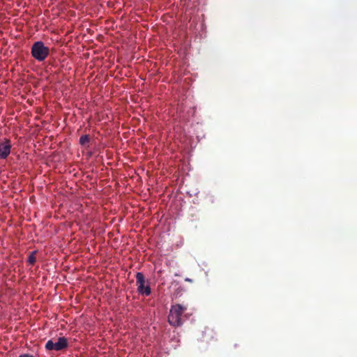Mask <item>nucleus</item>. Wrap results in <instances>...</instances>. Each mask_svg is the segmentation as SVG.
<instances>
[{
	"mask_svg": "<svg viewBox=\"0 0 357 357\" xmlns=\"http://www.w3.org/2000/svg\"><path fill=\"white\" fill-rule=\"evenodd\" d=\"M187 307L181 304L173 305L168 316V322L171 326H179L182 324L181 316Z\"/></svg>",
	"mask_w": 357,
	"mask_h": 357,
	"instance_id": "obj_1",
	"label": "nucleus"
},
{
	"mask_svg": "<svg viewBox=\"0 0 357 357\" xmlns=\"http://www.w3.org/2000/svg\"><path fill=\"white\" fill-rule=\"evenodd\" d=\"M32 56L38 61H43L50 54V49L42 41L35 42L31 50Z\"/></svg>",
	"mask_w": 357,
	"mask_h": 357,
	"instance_id": "obj_2",
	"label": "nucleus"
},
{
	"mask_svg": "<svg viewBox=\"0 0 357 357\" xmlns=\"http://www.w3.org/2000/svg\"><path fill=\"white\" fill-rule=\"evenodd\" d=\"M144 275L142 273L138 272L136 274V285L139 294L143 296H149L151 293V287L149 284H146Z\"/></svg>",
	"mask_w": 357,
	"mask_h": 357,
	"instance_id": "obj_3",
	"label": "nucleus"
},
{
	"mask_svg": "<svg viewBox=\"0 0 357 357\" xmlns=\"http://www.w3.org/2000/svg\"><path fill=\"white\" fill-rule=\"evenodd\" d=\"M68 340L65 337H59L56 342H54L52 340H48L45 344L47 350L61 351L68 347Z\"/></svg>",
	"mask_w": 357,
	"mask_h": 357,
	"instance_id": "obj_4",
	"label": "nucleus"
},
{
	"mask_svg": "<svg viewBox=\"0 0 357 357\" xmlns=\"http://www.w3.org/2000/svg\"><path fill=\"white\" fill-rule=\"evenodd\" d=\"M11 151V142L8 139L0 142V159H6L10 155Z\"/></svg>",
	"mask_w": 357,
	"mask_h": 357,
	"instance_id": "obj_5",
	"label": "nucleus"
},
{
	"mask_svg": "<svg viewBox=\"0 0 357 357\" xmlns=\"http://www.w3.org/2000/svg\"><path fill=\"white\" fill-rule=\"evenodd\" d=\"M89 136L88 135H84L80 137L79 138V144L82 146H86L89 143Z\"/></svg>",
	"mask_w": 357,
	"mask_h": 357,
	"instance_id": "obj_6",
	"label": "nucleus"
},
{
	"mask_svg": "<svg viewBox=\"0 0 357 357\" xmlns=\"http://www.w3.org/2000/svg\"><path fill=\"white\" fill-rule=\"evenodd\" d=\"M35 253V251L32 252L31 254L29 256L28 261L30 264H33L36 261Z\"/></svg>",
	"mask_w": 357,
	"mask_h": 357,
	"instance_id": "obj_7",
	"label": "nucleus"
},
{
	"mask_svg": "<svg viewBox=\"0 0 357 357\" xmlns=\"http://www.w3.org/2000/svg\"><path fill=\"white\" fill-rule=\"evenodd\" d=\"M19 357H33V356L31 355H29V354H22Z\"/></svg>",
	"mask_w": 357,
	"mask_h": 357,
	"instance_id": "obj_8",
	"label": "nucleus"
},
{
	"mask_svg": "<svg viewBox=\"0 0 357 357\" xmlns=\"http://www.w3.org/2000/svg\"><path fill=\"white\" fill-rule=\"evenodd\" d=\"M185 280L187 282H190L192 281L191 279H190L188 278H185Z\"/></svg>",
	"mask_w": 357,
	"mask_h": 357,
	"instance_id": "obj_9",
	"label": "nucleus"
}]
</instances>
